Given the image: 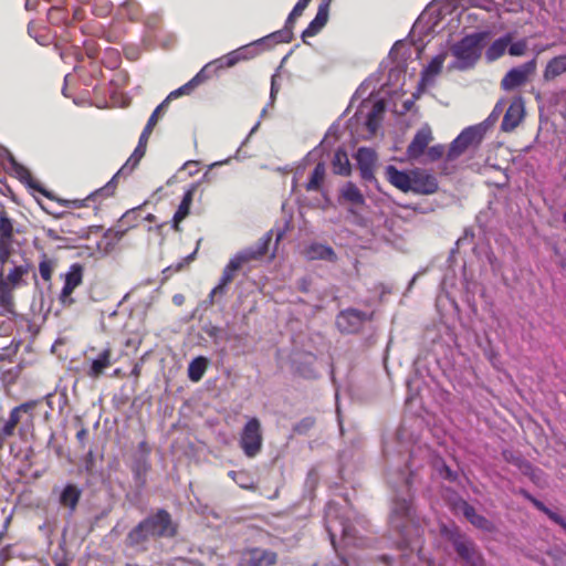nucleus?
Returning <instances> with one entry per match:
<instances>
[{
    "label": "nucleus",
    "instance_id": "obj_21",
    "mask_svg": "<svg viewBox=\"0 0 566 566\" xmlns=\"http://www.w3.org/2000/svg\"><path fill=\"white\" fill-rule=\"evenodd\" d=\"M198 185L192 184L184 193L181 202L179 203L174 217H172V229L180 231V223L190 214V208L193 201L195 193Z\"/></svg>",
    "mask_w": 566,
    "mask_h": 566
},
{
    "label": "nucleus",
    "instance_id": "obj_12",
    "mask_svg": "<svg viewBox=\"0 0 566 566\" xmlns=\"http://www.w3.org/2000/svg\"><path fill=\"white\" fill-rule=\"evenodd\" d=\"M277 554L261 547H248L240 552L238 566H274Z\"/></svg>",
    "mask_w": 566,
    "mask_h": 566
},
{
    "label": "nucleus",
    "instance_id": "obj_40",
    "mask_svg": "<svg viewBox=\"0 0 566 566\" xmlns=\"http://www.w3.org/2000/svg\"><path fill=\"white\" fill-rule=\"evenodd\" d=\"M56 264V259L42 253L39 262V273L44 282H51Z\"/></svg>",
    "mask_w": 566,
    "mask_h": 566
},
{
    "label": "nucleus",
    "instance_id": "obj_25",
    "mask_svg": "<svg viewBox=\"0 0 566 566\" xmlns=\"http://www.w3.org/2000/svg\"><path fill=\"white\" fill-rule=\"evenodd\" d=\"M82 496V490L73 483L66 484L59 497L61 506L69 509L71 513H74Z\"/></svg>",
    "mask_w": 566,
    "mask_h": 566
},
{
    "label": "nucleus",
    "instance_id": "obj_63",
    "mask_svg": "<svg viewBox=\"0 0 566 566\" xmlns=\"http://www.w3.org/2000/svg\"><path fill=\"white\" fill-rule=\"evenodd\" d=\"M129 214H130V212H126V213L123 216V219L128 218V217H129Z\"/></svg>",
    "mask_w": 566,
    "mask_h": 566
},
{
    "label": "nucleus",
    "instance_id": "obj_56",
    "mask_svg": "<svg viewBox=\"0 0 566 566\" xmlns=\"http://www.w3.org/2000/svg\"><path fill=\"white\" fill-rule=\"evenodd\" d=\"M46 235L52 240H57L60 237L57 235L56 231L54 229H48L45 230Z\"/></svg>",
    "mask_w": 566,
    "mask_h": 566
},
{
    "label": "nucleus",
    "instance_id": "obj_10",
    "mask_svg": "<svg viewBox=\"0 0 566 566\" xmlns=\"http://www.w3.org/2000/svg\"><path fill=\"white\" fill-rule=\"evenodd\" d=\"M262 442L263 438L260 420L258 418L249 419L241 432V449L247 457L254 458L261 451Z\"/></svg>",
    "mask_w": 566,
    "mask_h": 566
},
{
    "label": "nucleus",
    "instance_id": "obj_28",
    "mask_svg": "<svg viewBox=\"0 0 566 566\" xmlns=\"http://www.w3.org/2000/svg\"><path fill=\"white\" fill-rule=\"evenodd\" d=\"M272 242V231L264 233L259 241L256 242L254 248H248L243 251H240L242 255L247 258L248 263L253 260H259L263 258L268 251L270 243Z\"/></svg>",
    "mask_w": 566,
    "mask_h": 566
},
{
    "label": "nucleus",
    "instance_id": "obj_42",
    "mask_svg": "<svg viewBox=\"0 0 566 566\" xmlns=\"http://www.w3.org/2000/svg\"><path fill=\"white\" fill-rule=\"evenodd\" d=\"M316 420L314 417H304L293 427V432L295 434L304 436L313 427L315 426Z\"/></svg>",
    "mask_w": 566,
    "mask_h": 566
},
{
    "label": "nucleus",
    "instance_id": "obj_39",
    "mask_svg": "<svg viewBox=\"0 0 566 566\" xmlns=\"http://www.w3.org/2000/svg\"><path fill=\"white\" fill-rule=\"evenodd\" d=\"M208 359L203 356L193 358L188 366L189 379L193 382L200 381L208 368Z\"/></svg>",
    "mask_w": 566,
    "mask_h": 566
},
{
    "label": "nucleus",
    "instance_id": "obj_13",
    "mask_svg": "<svg viewBox=\"0 0 566 566\" xmlns=\"http://www.w3.org/2000/svg\"><path fill=\"white\" fill-rule=\"evenodd\" d=\"M536 59L525 62L524 64L511 69L501 80V87L504 91H513L524 85L528 76L536 71Z\"/></svg>",
    "mask_w": 566,
    "mask_h": 566
},
{
    "label": "nucleus",
    "instance_id": "obj_61",
    "mask_svg": "<svg viewBox=\"0 0 566 566\" xmlns=\"http://www.w3.org/2000/svg\"><path fill=\"white\" fill-rule=\"evenodd\" d=\"M87 458H88V461H92V460H93V451H90V452H88Z\"/></svg>",
    "mask_w": 566,
    "mask_h": 566
},
{
    "label": "nucleus",
    "instance_id": "obj_58",
    "mask_svg": "<svg viewBox=\"0 0 566 566\" xmlns=\"http://www.w3.org/2000/svg\"><path fill=\"white\" fill-rule=\"evenodd\" d=\"M41 207H42V210H44V211H45L46 213H49V214L54 216L55 218H61V217H62V214H60V213H53V212H51V211H50L48 208H45L43 205H41Z\"/></svg>",
    "mask_w": 566,
    "mask_h": 566
},
{
    "label": "nucleus",
    "instance_id": "obj_59",
    "mask_svg": "<svg viewBox=\"0 0 566 566\" xmlns=\"http://www.w3.org/2000/svg\"><path fill=\"white\" fill-rule=\"evenodd\" d=\"M53 13H60V9H57V8H51V10H50V12H49L50 18H52Z\"/></svg>",
    "mask_w": 566,
    "mask_h": 566
},
{
    "label": "nucleus",
    "instance_id": "obj_16",
    "mask_svg": "<svg viewBox=\"0 0 566 566\" xmlns=\"http://www.w3.org/2000/svg\"><path fill=\"white\" fill-rule=\"evenodd\" d=\"M311 1L312 0H298L289 14L284 28L280 31L273 32L270 38H272L277 43H290L293 40V28L295 20L303 14V11L306 9Z\"/></svg>",
    "mask_w": 566,
    "mask_h": 566
},
{
    "label": "nucleus",
    "instance_id": "obj_9",
    "mask_svg": "<svg viewBox=\"0 0 566 566\" xmlns=\"http://www.w3.org/2000/svg\"><path fill=\"white\" fill-rule=\"evenodd\" d=\"M482 40V33H474L464 36L452 46L451 51L458 60V69L467 70L472 67L478 62L481 56Z\"/></svg>",
    "mask_w": 566,
    "mask_h": 566
},
{
    "label": "nucleus",
    "instance_id": "obj_45",
    "mask_svg": "<svg viewBox=\"0 0 566 566\" xmlns=\"http://www.w3.org/2000/svg\"><path fill=\"white\" fill-rule=\"evenodd\" d=\"M197 251H198V247L195 249V251L192 253L187 255L184 259V261L168 266L167 269H165V272H168V271L179 272V271H181L185 268V265L190 264L196 259Z\"/></svg>",
    "mask_w": 566,
    "mask_h": 566
},
{
    "label": "nucleus",
    "instance_id": "obj_44",
    "mask_svg": "<svg viewBox=\"0 0 566 566\" xmlns=\"http://www.w3.org/2000/svg\"><path fill=\"white\" fill-rule=\"evenodd\" d=\"M527 41L526 39L518 40L509 45V54L512 56H522L526 53Z\"/></svg>",
    "mask_w": 566,
    "mask_h": 566
},
{
    "label": "nucleus",
    "instance_id": "obj_4",
    "mask_svg": "<svg viewBox=\"0 0 566 566\" xmlns=\"http://www.w3.org/2000/svg\"><path fill=\"white\" fill-rule=\"evenodd\" d=\"M485 129L481 125L464 128L449 145V148L440 166L441 175L455 172L454 161L470 149H478L484 138Z\"/></svg>",
    "mask_w": 566,
    "mask_h": 566
},
{
    "label": "nucleus",
    "instance_id": "obj_35",
    "mask_svg": "<svg viewBox=\"0 0 566 566\" xmlns=\"http://www.w3.org/2000/svg\"><path fill=\"white\" fill-rule=\"evenodd\" d=\"M340 199L357 207H363L366 203L364 195L352 181L346 182L340 189Z\"/></svg>",
    "mask_w": 566,
    "mask_h": 566
},
{
    "label": "nucleus",
    "instance_id": "obj_62",
    "mask_svg": "<svg viewBox=\"0 0 566 566\" xmlns=\"http://www.w3.org/2000/svg\"><path fill=\"white\" fill-rule=\"evenodd\" d=\"M274 95V80L272 81V87H271V96Z\"/></svg>",
    "mask_w": 566,
    "mask_h": 566
},
{
    "label": "nucleus",
    "instance_id": "obj_6",
    "mask_svg": "<svg viewBox=\"0 0 566 566\" xmlns=\"http://www.w3.org/2000/svg\"><path fill=\"white\" fill-rule=\"evenodd\" d=\"M443 536L450 541L458 556L469 566H484V558L476 547L475 543L467 535L462 534L458 527L441 528Z\"/></svg>",
    "mask_w": 566,
    "mask_h": 566
},
{
    "label": "nucleus",
    "instance_id": "obj_24",
    "mask_svg": "<svg viewBox=\"0 0 566 566\" xmlns=\"http://www.w3.org/2000/svg\"><path fill=\"white\" fill-rule=\"evenodd\" d=\"M247 59H249V56L247 54V49L242 48V49L234 50V51L230 52L229 54L224 55L221 59L210 62L209 64L211 65V67L208 71L209 78L212 76L213 73L217 72V70L223 69V67H232L238 62L247 60Z\"/></svg>",
    "mask_w": 566,
    "mask_h": 566
},
{
    "label": "nucleus",
    "instance_id": "obj_49",
    "mask_svg": "<svg viewBox=\"0 0 566 566\" xmlns=\"http://www.w3.org/2000/svg\"><path fill=\"white\" fill-rule=\"evenodd\" d=\"M384 109V104L382 102H377L375 105H374V109L373 112H370L368 114V117H367V126L370 128V129H374V119L376 117V114L378 112H381Z\"/></svg>",
    "mask_w": 566,
    "mask_h": 566
},
{
    "label": "nucleus",
    "instance_id": "obj_43",
    "mask_svg": "<svg viewBox=\"0 0 566 566\" xmlns=\"http://www.w3.org/2000/svg\"><path fill=\"white\" fill-rule=\"evenodd\" d=\"M446 154H447L446 147L441 144L428 147L427 150L424 151V156H426L427 160L430 163L438 161L443 157L446 158Z\"/></svg>",
    "mask_w": 566,
    "mask_h": 566
},
{
    "label": "nucleus",
    "instance_id": "obj_57",
    "mask_svg": "<svg viewBox=\"0 0 566 566\" xmlns=\"http://www.w3.org/2000/svg\"><path fill=\"white\" fill-rule=\"evenodd\" d=\"M172 300H174V303H175V304H177V305H181V304H182V302H184V296H182V295H180V294H177V295H175V296H174V298H172Z\"/></svg>",
    "mask_w": 566,
    "mask_h": 566
},
{
    "label": "nucleus",
    "instance_id": "obj_60",
    "mask_svg": "<svg viewBox=\"0 0 566 566\" xmlns=\"http://www.w3.org/2000/svg\"><path fill=\"white\" fill-rule=\"evenodd\" d=\"M501 103H497L494 107V111L493 112H501Z\"/></svg>",
    "mask_w": 566,
    "mask_h": 566
},
{
    "label": "nucleus",
    "instance_id": "obj_33",
    "mask_svg": "<svg viewBox=\"0 0 566 566\" xmlns=\"http://www.w3.org/2000/svg\"><path fill=\"white\" fill-rule=\"evenodd\" d=\"M20 345L21 340L15 337L0 335V361H12Z\"/></svg>",
    "mask_w": 566,
    "mask_h": 566
},
{
    "label": "nucleus",
    "instance_id": "obj_29",
    "mask_svg": "<svg viewBox=\"0 0 566 566\" xmlns=\"http://www.w3.org/2000/svg\"><path fill=\"white\" fill-rule=\"evenodd\" d=\"M566 73V54L551 59L544 71L543 78L546 82L554 81L556 77Z\"/></svg>",
    "mask_w": 566,
    "mask_h": 566
},
{
    "label": "nucleus",
    "instance_id": "obj_15",
    "mask_svg": "<svg viewBox=\"0 0 566 566\" xmlns=\"http://www.w3.org/2000/svg\"><path fill=\"white\" fill-rule=\"evenodd\" d=\"M410 191L416 195H433L439 189L437 178L423 169H413Z\"/></svg>",
    "mask_w": 566,
    "mask_h": 566
},
{
    "label": "nucleus",
    "instance_id": "obj_11",
    "mask_svg": "<svg viewBox=\"0 0 566 566\" xmlns=\"http://www.w3.org/2000/svg\"><path fill=\"white\" fill-rule=\"evenodd\" d=\"M84 266L81 263H73L70 265L67 272L64 275V285L59 295L60 303L70 307L75 303L72 294L76 287L83 283Z\"/></svg>",
    "mask_w": 566,
    "mask_h": 566
},
{
    "label": "nucleus",
    "instance_id": "obj_50",
    "mask_svg": "<svg viewBox=\"0 0 566 566\" xmlns=\"http://www.w3.org/2000/svg\"><path fill=\"white\" fill-rule=\"evenodd\" d=\"M151 133H153V129H150L147 126H145L143 132H142V134H140V136H139L137 145L147 148L148 140H149V137H150Z\"/></svg>",
    "mask_w": 566,
    "mask_h": 566
},
{
    "label": "nucleus",
    "instance_id": "obj_64",
    "mask_svg": "<svg viewBox=\"0 0 566 566\" xmlns=\"http://www.w3.org/2000/svg\"><path fill=\"white\" fill-rule=\"evenodd\" d=\"M28 32L31 34V25L28 27Z\"/></svg>",
    "mask_w": 566,
    "mask_h": 566
},
{
    "label": "nucleus",
    "instance_id": "obj_27",
    "mask_svg": "<svg viewBox=\"0 0 566 566\" xmlns=\"http://www.w3.org/2000/svg\"><path fill=\"white\" fill-rule=\"evenodd\" d=\"M461 510L465 518L475 527L492 532L494 530L493 523L488 520L485 516L478 514L475 509L469 504L468 502L463 501L461 504Z\"/></svg>",
    "mask_w": 566,
    "mask_h": 566
},
{
    "label": "nucleus",
    "instance_id": "obj_19",
    "mask_svg": "<svg viewBox=\"0 0 566 566\" xmlns=\"http://www.w3.org/2000/svg\"><path fill=\"white\" fill-rule=\"evenodd\" d=\"M524 113L523 99L521 97L513 99L504 114L501 129L506 133L514 130L523 120Z\"/></svg>",
    "mask_w": 566,
    "mask_h": 566
},
{
    "label": "nucleus",
    "instance_id": "obj_48",
    "mask_svg": "<svg viewBox=\"0 0 566 566\" xmlns=\"http://www.w3.org/2000/svg\"><path fill=\"white\" fill-rule=\"evenodd\" d=\"M227 291L222 289L219 284L214 286L208 295L207 304L212 306L216 303V297H223Z\"/></svg>",
    "mask_w": 566,
    "mask_h": 566
},
{
    "label": "nucleus",
    "instance_id": "obj_22",
    "mask_svg": "<svg viewBox=\"0 0 566 566\" xmlns=\"http://www.w3.org/2000/svg\"><path fill=\"white\" fill-rule=\"evenodd\" d=\"M245 263H248L247 258L242 255L241 252H238L224 266L218 284L227 291V286L232 283L237 273Z\"/></svg>",
    "mask_w": 566,
    "mask_h": 566
},
{
    "label": "nucleus",
    "instance_id": "obj_5",
    "mask_svg": "<svg viewBox=\"0 0 566 566\" xmlns=\"http://www.w3.org/2000/svg\"><path fill=\"white\" fill-rule=\"evenodd\" d=\"M390 525L409 544L412 536L419 535V526L415 520L412 499L396 497L392 501Z\"/></svg>",
    "mask_w": 566,
    "mask_h": 566
},
{
    "label": "nucleus",
    "instance_id": "obj_2",
    "mask_svg": "<svg viewBox=\"0 0 566 566\" xmlns=\"http://www.w3.org/2000/svg\"><path fill=\"white\" fill-rule=\"evenodd\" d=\"M42 399H30L13 407L8 416L0 417V451L8 439L18 434L23 437L34 427L35 412Z\"/></svg>",
    "mask_w": 566,
    "mask_h": 566
},
{
    "label": "nucleus",
    "instance_id": "obj_34",
    "mask_svg": "<svg viewBox=\"0 0 566 566\" xmlns=\"http://www.w3.org/2000/svg\"><path fill=\"white\" fill-rule=\"evenodd\" d=\"M35 189L39 192H41L43 196H45L48 199H50L52 201H56L60 206L65 207V208H75V209L87 207L86 202L92 197H97L98 196V195H95V192H93L92 195H90L85 199L69 200V199H62V198L56 197L52 191H49V190L44 189L41 186H38Z\"/></svg>",
    "mask_w": 566,
    "mask_h": 566
},
{
    "label": "nucleus",
    "instance_id": "obj_17",
    "mask_svg": "<svg viewBox=\"0 0 566 566\" xmlns=\"http://www.w3.org/2000/svg\"><path fill=\"white\" fill-rule=\"evenodd\" d=\"M433 135L432 129L429 125L422 126L417 130L412 140L407 147V156L411 160H418L421 156L424 155L429 144L432 142Z\"/></svg>",
    "mask_w": 566,
    "mask_h": 566
},
{
    "label": "nucleus",
    "instance_id": "obj_3",
    "mask_svg": "<svg viewBox=\"0 0 566 566\" xmlns=\"http://www.w3.org/2000/svg\"><path fill=\"white\" fill-rule=\"evenodd\" d=\"M0 263V314L4 316H15L14 291L28 284L25 276L31 270L29 263L13 265L8 273L4 272V265Z\"/></svg>",
    "mask_w": 566,
    "mask_h": 566
},
{
    "label": "nucleus",
    "instance_id": "obj_1",
    "mask_svg": "<svg viewBox=\"0 0 566 566\" xmlns=\"http://www.w3.org/2000/svg\"><path fill=\"white\" fill-rule=\"evenodd\" d=\"M178 534V524L165 509H158L143 518L126 536L129 547H137L149 539L172 538Z\"/></svg>",
    "mask_w": 566,
    "mask_h": 566
},
{
    "label": "nucleus",
    "instance_id": "obj_20",
    "mask_svg": "<svg viewBox=\"0 0 566 566\" xmlns=\"http://www.w3.org/2000/svg\"><path fill=\"white\" fill-rule=\"evenodd\" d=\"M113 365V350L109 346L101 350L96 358L92 359L86 376L92 379L102 377L107 368Z\"/></svg>",
    "mask_w": 566,
    "mask_h": 566
},
{
    "label": "nucleus",
    "instance_id": "obj_51",
    "mask_svg": "<svg viewBox=\"0 0 566 566\" xmlns=\"http://www.w3.org/2000/svg\"><path fill=\"white\" fill-rule=\"evenodd\" d=\"M87 437H88V430L85 427H82L76 432V440L78 441V443L81 444L82 448H85Z\"/></svg>",
    "mask_w": 566,
    "mask_h": 566
},
{
    "label": "nucleus",
    "instance_id": "obj_32",
    "mask_svg": "<svg viewBox=\"0 0 566 566\" xmlns=\"http://www.w3.org/2000/svg\"><path fill=\"white\" fill-rule=\"evenodd\" d=\"M512 39H513V36L511 33H507L504 36L496 39L488 48V50L485 52L486 60L493 62V61L499 60L501 56H503L504 53L506 52V50L509 51V45L511 44Z\"/></svg>",
    "mask_w": 566,
    "mask_h": 566
},
{
    "label": "nucleus",
    "instance_id": "obj_55",
    "mask_svg": "<svg viewBox=\"0 0 566 566\" xmlns=\"http://www.w3.org/2000/svg\"><path fill=\"white\" fill-rule=\"evenodd\" d=\"M140 371H142V367L138 364H135V366L133 367V369L130 371V375L134 376L135 378H138L140 376Z\"/></svg>",
    "mask_w": 566,
    "mask_h": 566
},
{
    "label": "nucleus",
    "instance_id": "obj_47",
    "mask_svg": "<svg viewBox=\"0 0 566 566\" xmlns=\"http://www.w3.org/2000/svg\"><path fill=\"white\" fill-rule=\"evenodd\" d=\"M439 474L442 479L453 482L457 480L458 475L455 472L451 470L449 465H447L443 461H441V467L438 469Z\"/></svg>",
    "mask_w": 566,
    "mask_h": 566
},
{
    "label": "nucleus",
    "instance_id": "obj_36",
    "mask_svg": "<svg viewBox=\"0 0 566 566\" xmlns=\"http://www.w3.org/2000/svg\"><path fill=\"white\" fill-rule=\"evenodd\" d=\"M326 177V167L324 163H318L313 169L308 181L305 185L307 192L317 191L321 192Z\"/></svg>",
    "mask_w": 566,
    "mask_h": 566
},
{
    "label": "nucleus",
    "instance_id": "obj_26",
    "mask_svg": "<svg viewBox=\"0 0 566 566\" xmlns=\"http://www.w3.org/2000/svg\"><path fill=\"white\" fill-rule=\"evenodd\" d=\"M304 255L308 260H325L329 262L337 261V255L332 247L317 242L308 245L304 251Z\"/></svg>",
    "mask_w": 566,
    "mask_h": 566
},
{
    "label": "nucleus",
    "instance_id": "obj_52",
    "mask_svg": "<svg viewBox=\"0 0 566 566\" xmlns=\"http://www.w3.org/2000/svg\"><path fill=\"white\" fill-rule=\"evenodd\" d=\"M554 566H566V554L565 553L554 556Z\"/></svg>",
    "mask_w": 566,
    "mask_h": 566
},
{
    "label": "nucleus",
    "instance_id": "obj_23",
    "mask_svg": "<svg viewBox=\"0 0 566 566\" xmlns=\"http://www.w3.org/2000/svg\"><path fill=\"white\" fill-rule=\"evenodd\" d=\"M412 170L410 172L397 169L395 166L389 165L386 168L387 180L397 189L402 192H409L411 187Z\"/></svg>",
    "mask_w": 566,
    "mask_h": 566
},
{
    "label": "nucleus",
    "instance_id": "obj_37",
    "mask_svg": "<svg viewBox=\"0 0 566 566\" xmlns=\"http://www.w3.org/2000/svg\"><path fill=\"white\" fill-rule=\"evenodd\" d=\"M446 57V53H440L430 61V63L421 73V82L423 84L432 82L434 76H437L442 71Z\"/></svg>",
    "mask_w": 566,
    "mask_h": 566
},
{
    "label": "nucleus",
    "instance_id": "obj_53",
    "mask_svg": "<svg viewBox=\"0 0 566 566\" xmlns=\"http://www.w3.org/2000/svg\"><path fill=\"white\" fill-rule=\"evenodd\" d=\"M333 0H321V3L317 10H322L323 12H327L329 14V7Z\"/></svg>",
    "mask_w": 566,
    "mask_h": 566
},
{
    "label": "nucleus",
    "instance_id": "obj_7",
    "mask_svg": "<svg viewBox=\"0 0 566 566\" xmlns=\"http://www.w3.org/2000/svg\"><path fill=\"white\" fill-rule=\"evenodd\" d=\"M23 230L6 206L0 202V263H9L13 253L14 237Z\"/></svg>",
    "mask_w": 566,
    "mask_h": 566
},
{
    "label": "nucleus",
    "instance_id": "obj_38",
    "mask_svg": "<svg viewBox=\"0 0 566 566\" xmlns=\"http://www.w3.org/2000/svg\"><path fill=\"white\" fill-rule=\"evenodd\" d=\"M328 13L317 10L315 18L310 22L307 28L302 32V40L306 43L307 38L315 36L327 23Z\"/></svg>",
    "mask_w": 566,
    "mask_h": 566
},
{
    "label": "nucleus",
    "instance_id": "obj_31",
    "mask_svg": "<svg viewBox=\"0 0 566 566\" xmlns=\"http://www.w3.org/2000/svg\"><path fill=\"white\" fill-rule=\"evenodd\" d=\"M520 493L528 500L538 511L543 512L547 517L559 525L563 530L566 531V521L565 518L559 515L558 513L552 511L548 509L542 501L534 497L531 493H528L526 490H521Z\"/></svg>",
    "mask_w": 566,
    "mask_h": 566
},
{
    "label": "nucleus",
    "instance_id": "obj_46",
    "mask_svg": "<svg viewBox=\"0 0 566 566\" xmlns=\"http://www.w3.org/2000/svg\"><path fill=\"white\" fill-rule=\"evenodd\" d=\"M229 476L235 481L242 489H250L251 485L247 483L248 475L243 471H230Z\"/></svg>",
    "mask_w": 566,
    "mask_h": 566
},
{
    "label": "nucleus",
    "instance_id": "obj_54",
    "mask_svg": "<svg viewBox=\"0 0 566 566\" xmlns=\"http://www.w3.org/2000/svg\"><path fill=\"white\" fill-rule=\"evenodd\" d=\"M53 560H54L55 566H70V562L66 558L54 557Z\"/></svg>",
    "mask_w": 566,
    "mask_h": 566
},
{
    "label": "nucleus",
    "instance_id": "obj_30",
    "mask_svg": "<svg viewBox=\"0 0 566 566\" xmlns=\"http://www.w3.org/2000/svg\"><path fill=\"white\" fill-rule=\"evenodd\" d=\"M360 322V313L355 310L342 312L336 319V325L343 333H353Z\"/></svg>",
    "mask_w": 566,
    "mask_h": 566
},
{
    "label": "nucleus",
    "instance_id": "obj_8",
    "mask_svg": "<svg viewBox=\"0 0 566 566\" xmlns=\"http://www.w3.org/2000/svg\"><path fill=\"white\" fill-rule=\"evenodd\" d=\"M211 67L210 64H206L190 81L180 86L179 88L169 93V95L155 108L150 117L147 120L146 126L154 130L157 125L159 117L164 111L168 107L171 99L178 98L182 95L191 94L196 87L209 80L208 71Z\"/></svg>",
    "mask_w": 566,
    "mask_h": 566
},
{
    "label": "nucleus",
    "instance_id": "obj_41",
    "mask_svg": "<svg viewBox=\"0 0 566 566\" xmlns=\"http://www.w3.org/2000/svg\"><path fill=\"white\" fill-rule=\"evenodd\" d=\"M334 172L342 176H347L350 174V165L346 154L336 153L334 160Z\"/></svg>",
    "mask_w": 566,
    "mask_h": 566
},
{
    "label": "nucleus",
    "instance_id": "obj_14",
    "mask_svg": "<svg viewBox=\"0 0 566 566\" xmlns=\"http://www.w3.org/2000/svg\"><path fill=\"white\" fill-rule=\"evenodd\" d=\"M146 150L147 148L137 145L130 157L120 167V169L113 176V178L104 187L96 190L95 195H104L105 197L112 196L116 189V179L120 175L130 174L139 165L142 158L146 154Z\"/></svg>",
    "mask_w": 566,
    "mask_h": 566
},
{
    "label": "nucleus",
    "instance_id": "obj_18",
    "mask_svg": "<svg viewBox=\"0 0 566 566\" xmlns=\"http://www.w3.org/2000/svg\"><path fill=\"white\" fill-rule=\"evenodd\" d=\"M356 160L361 178L365 181L375 180V168L377 161L376 153L370 148L360 147L357 150Z\"/></svg>",
    "mask_w": 566,
    "mask_h": 566
}]
</instances>
